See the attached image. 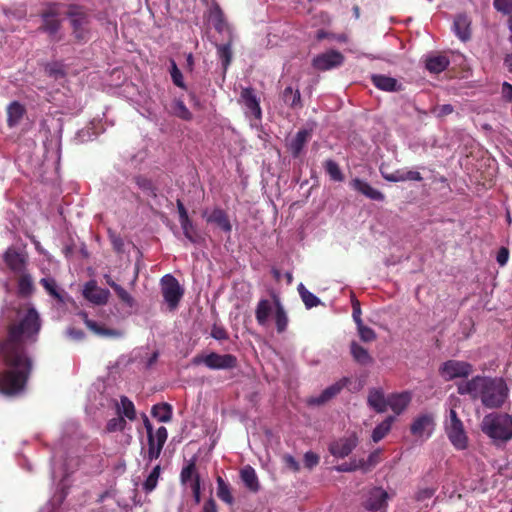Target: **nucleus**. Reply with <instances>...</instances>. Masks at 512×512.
<instances>
[{
  "label": "nucleus",
  "mask_w": 512,
  "mask_h": 512,
  "mask_svg": "<svg viewBox=\"0 0 512 512\" xmlns=\"http://www.w3.org/2000/svg\"><path fill=\"white\" fill-rule=\"evenodd\" d=\"M356 325H357V331H358L359 337L363 342H372V341L376 340L377 335L373 329H371L368 326H365L363 324V322H361L360 324H356Z\"/></svg>",
  "instance_id": "48"
},
{
  "label": "nucleus",
  "mask_w": 512,
  "mask_h": 512,
  "mask_svg": "<svg viewBox=\"0 0 512 512\" xmlns=\"http://www.w3.org/2000/svg\"><path fill=\"white\" fill-rule=\"evenodd\" d=\"M411 399V393L408 391L391 394L388 397V406L395 414L399 415L408 407Z\"/></svg>",
  "instance_id": "26"
},
{
  "label": "nucleus",
  "mask_w": 512,
  "mask_h": 512,
  "mask_svg": "<svg viewBox=\"0 0 512 512\" xmlns=\"http://www.w3.org/2000/svg\"><path fill=\"white\" fill-rule=\"evenodd\" d=\"M446 434L452 445L458 450H464L468 445V438L462 422L446 424Z\"/></svg>",
  "instance_id": "17"
},
{
  "label": "nucleus",
  "mask_w": 512,
  "mask_h": 512,
  "mask_svg": "<svg viewBox=\"0 0 512 512\" xmlns=\"http://www.w3.org/2000/svg\"><path fill=\"white\" fill-rule=\"evenodd\" d=\"M350 383L348 377H343L334 384L325 388L320 395L310 397L307 403L311 406H322L335 398Z\"/></svg>",
  "instance_id": "11"
},
{
  "label": "nucleus",
  "mask_w": 512,
  "mask_h": 512,
  "mask_svg": "<svg viewBox=\"0 0 512 512\" xmlns=\"http://www.w3.org/2000/svg\"><path fill=\"white\" fill-rule=\"evenodd\" d=\"M184 290H163V298L170 311H174L183 297Z\"/></svg>",
  "instance_id": "43"
},
{
  "label": "nucleus",
  "mask_w": 512,
  "mask_h": 512,
  "mask_svg": "<svg viewBox=\"0 0 512 512\" xmlns=\"http://www.w3.org/2000/svg\"><path fill=\"white\" fill-rule=\"evenodd\" d=\"M283 462L286 465L287 468L292 470L293 472H299L300 471V464L299 462L290 454H285L283 457Z\"/></svg>",
  "instance_id": "61"
},
{
  "label": "nucleus",
  "mask_w": 512,
  "mask_h": 512,
  "mask_svg": "<svg viewBox=\"0 0 512 512\" xmlns=\"http://www.w3.org/2000/svg\"><path fill=\"white\" fill-rule=\"evenodd\" d=\"M96 135L97 133L93 130L92 127H87L78 131L76 139L79 142L84 143L93 140Z\"/></svg>",
  "instance_id": "56"
},
{
  "label": "nucleus",
  "mask_w": 512,
  "mask_h": 512,
  "mask_svg": "<svg viewBox=\"0 0 512 512\" xmlns=\"http://www.w3.org/2000/svg\"><path fill=\"white\" fill-rule=\"evenodd\" d=\"M168 438V431L164 426H161L156 431V437H149L148 440V450L144 455V458L148 460V462H152L160 457L164 444Z\"/></svg>",
  "instance_id": "15"
},
{
  "label": "nucleus",
  "mask_w": 512,
  "mask_h": 512,
  "mask_svg": "<svg viewBox=\"0 0 512 512\" xmlns=\"http://www.w3.org/2000/svg\"><path fill=\"white\" fill-rule=\"evenodd\" d=\"M190 487L192 490L195 504H199L201 502V477L196 476V478L193 479L192 483H190Z\"/></svg>",
  "instance_id": "58"
},
{
  "label": "nucleus",
  "mask_w": 512,
  "mask_h": 512,
  "mask_svg": "<svg viewBox=\"0 0 512 512\" xmlns=\"http://www.w3.org/2000/svg\"><path fill=\"white\" fill-rule=\"evenodd\" d=\"M216 483H217L218 498L228 505H233L234 497L232 496L229 484L226 483L221 476H218L216 478Z\"/></svg>",
  "instance_id": "38"
},
{
  "label": "nucleus",
  "mask_w": 512,
  "mask_h": 512,
  "mask_svg": "<svg viewBox=\"0 0 512 512\" xmlns=\"http://www.w3.org/2000/svg\"><path fill=\"white\" fill-rule=\"evenodd\" d=\"M161 288H180V285L174 276L166 274L161 278Z\"/></svg>",
  "instance_id": "60"
},
{
  "label": "nucleus",
  "mask_w": 512,
  "mask_h": 512,
  "mask_svg": "<svg viewBox=\"0 0 512 512\" xmlns=\"http://www.w3.org/2000/svg\"><path fill=\"white\" fill-rule=\"evenodd\" d=\"M273 306H274V301L271 302L268 299H261L258 302L256 311H255V317H256L258 324H260V325L266 324V322L272 312Z\"/></svg>",
  "instance_id": "35"
},
{
  "label": "nucleus",
  "mask_w": 512,
  "mask_h": 512,
  "mask_svg": "<svg viewBox=\"0 0 512 512\" xmlns=\"http://www.w3.org/2000/svg\"><path fill=\"white\" fill-rule=\"evenodd\" d=\"M82 315H83V320H84L85 325L93 333H95L101 337H108V338H120L123 336V332L121 330L111 329V328H107L103 325H100L96 321L89 319L86 313H83Z\"/></svg>",
  "instance_id": "25"
},
{
  "label": "nucleus",
  "mask_w": 512,
  "mask_h": 512,
  "mask_svg": "<svg viewBox=\"0 0 512 512\" xmlns=\"http://www.w3.org/2000/svg\"><path fill=\"white\" fill-rule=\"evenodd\" d=\"M161 474L160 465H156L142 484L145 493H151L156 487Z\"/></svg>",
  "instance_id": "42"
},
{
  "label": "nucleus",
  "mask_w": 512,
  "mask_h": 512,
  "mask_svg": "<svg viewBox=\"0 0 512 512\" xmlns=\"http://www.w3.org/2000/svg\"><path fill=\"white\" fill-rule=\"evenodd\" d=\"M281 99L291 109H301L303 107L301 94L298 88L291 85L287 86L281 93Z\"/></svg>",
  "instance_id": "29"
},
{
  "label": "nucleus",
  "mask_w": 512,
  "mask_h": 512,
  "mask_svg": "<svg viewBox=\"0 0 512 512\" xmlns=\"http://www.w3.org/2000/svg\"><path fill=\"white\" fill-rule=\"evenodd\" d=\"M121 416L133 421L136 418V410L133 402L127 396L120 397V407L118 408Z\"/></svg>",
  "instance_id": "41"
},
{
  "label": "nucleus",
  "mask_w": 512,
  "mask_h": 512,
  "mask_svg": "<svg viewBox=\"0 0 512 512\" xmlns=\"http://www.w3.org/2000/svg\"><path fill=\"white\" fill-rule=\"evenodd\" d=\"M3 260L17 278L18 288H34V278L26 268V255L18 252L14 247H9L3 255Z\"/></svg>",
  "instance_id": "4"
},
{
  "label": "nucleus",
  "mask_w": 512,
  "mask_h": 512,
  "mask_svg": "<svg viewBox=\"0 0 512 512\" xmlns=\"http://www.w3.org/2000/svg\"><path fill=\"white\" fill-rule=\"evenodd\" d=\"M209 20L215 30L223 36V39L234 38L233 29L226 21L224 13L217 3L210 8Z\"/></svg>",
  "instance_id": "13"
},
{
  "label": "nucleus",
  "mask_w": 512,
  "mask_h": 512,
  "mask_svg": "<svg viewBox=\"0 0 512 512\" xmlns=\"http://www.w3.org/2000/svg\"><path fill=\"white\" fill-rule=\"evenodd\" d=\"M25 113L24 105L18 101L11 102L7 107V125L10 128L17 126Z\"/></svg>",
  "instance_id": "31"
},
{
  "label": "nucleus",
  "mask_w": 512,
  "mask_h": 512,
  "mask_svg": "<svg viewBox=\"0 0 512 512\" xmlns=\"http://www.w3.org/2000/svg\"><path fill=\"white\" fill-rule=\"evenodd\" d=\"M473 365L461 360H447L439 367V374L445 381L468 378L473 373Z\"/></svg>",
  "instance_id": "8"
},
{
  "label": "nucleus",
  "mask_w": 512,
  "mask_h": 512,
  "mask_svg": "<svg viewBox=\"0 0 512 512\" xmlns=\"http://www.w3.org/2000/svg\"><path fill=\"white\" fill-rule=\"evenodd\" d=\"M223 44H216L217 56L221 62L223 73L225 74L228 67L230 66L233 58L232 44L234 38L224 39Z\"/></svg>",
  "instance_id": "27"
},
{
  "label": "nucleus",
  "mask_w": 512,
  "mask_h": 512,
  "mask_svg": "<svg viewBox=\"0 0 512 512\" xmlns=\"http://www.w3.org/2000/svg\"><path fill=\"white\" fill-rule=\"evenodd\" d=\"M349 186L351 189L362 194L370 200L378 202H383L385 200V195L381 191L373 188L367 181L358 177L353 178L350 181Z\"/></svg>",
  "instance_id": "18"
},
{
  "label": "nucleus",
  "mask_w": 512,
  "mask_h": 512,
  "mask_svg": "<svg viewBox=\"0 0 512 512\" xmlns=\"http://www.w3.org/2000/svg\"><path fill=\"white\" fill-rule=\"evenodd\" d=\"M211 337H213L216 340H227L228 339V332L226 329L221 326L214 324L211 329Z\"/></svg>",
  "instance_id": "59"
},
{
  "label": "nucleus",
  "mask_w": 512,
  "mask_h": 512,
  "mask_svg": "<svg viewBox=\"0 0 512 512\" xmlns=\"http://www.w3.org/2000/svg\"><path fill=\"white\" fill-rule=\"evenodd\" d=\"M394 421V416H388L384 421L378 424L372 431L371 437L373 442L378 443L381 441L390 432Z\"/></svg>",
  "instance_id": "36"
},
{
  "label": "nucleus",
  "mask_w": 512,
  "mask_h": 512,
  "mask_svg": "<svg viewBox=\"0 0 512 512\" xmlns=\"http://www.w3.org/2000/svg\"><path fill=\"white\" fill-rule=\"evenodd\" d=\"M481 430L494 440L508 441L512 438V417L509 414H488L482 420Z\"/></svg>",
  "instance_id": "5"
},
{
  "label": "nucleus",
  "mask_w": 512,
  "mask_h": 512,
  "mask_svg": "<svg viewBox=\"0 0 512 512\" xmlns=\"http://www.w3.org/2000/svg\"><path fill=\"white\" fill-rule=\"evenodd\" d=\"M181 228L183 230L184 236L191 242V243H197L198 240L195 235V228L193 226L192 221L189 219L181 220L179 221Z\"/></svg>",
  "instance_id": "49"
},
{
  "label": "nucleus",
  "mask_w": 512,
  "mask_h": 512,
  "mask_svg": "<svg viewBox=\"0 0 512 512\" xmlns=\"http://www.w3.org/2000/svg\"><path fill=\"white\" fill-rule=\"evenodd\" d=\"M134 180L136 185L143 192L147 193L148 195L156 196V189L150 179L145 176L138 175L134 178Z\"/></svg>",
  "instance_id": "46"
},
{
  "label": "nucleus",
  "mask_w": 512,
  "mask_h": 512,
  "mask_svg": "<svg viewBox=\"0 0 512 512\" xmlns=\"http://www.w3.org/2000/svg\"><path fill=\"white\" fill-rule=\"evenodd\" d=\"M240 477L244 485L252 492H257L260 488L258 477L254 468L247 465L240 471Z\"/></svg>",
  "instance_id": "33"
},
{
  "label": "nucleus",
  "mask_w": 512,
  "mask_h": 512,
  "mask_svg": "<svg viewBox=\"0 0 512 512\" xmlns=\"http://www.w3.org/2000/svg\"><path fill=\"white\" fill-rule=\"evenodd\" d=\"M358 439L355 435L340 438L332 442L329 446V452L337 458L347 457L357 446Z\"/></svg>",
  "instance_id": "16"
},
{
  "label": "nucleus",
  "mask_w": 512,
  "mask_h": 512,
  "mask_svg": "<svg viewBox=\"0 0 512 512\" xmlns=\"http://www.w3.org/2000/svg\"><path fill=\"white\" fill-rule=\"evenodd\" d=\"M272 274L279 285L289 286L292 284L293 276L290 272L282 273L280 270L273 268Z\"/></svg>",
  "instance_id": "51"
},
{
  "label": "nucleus",
  "mask_w": 512,
  "mask_h": 512,
  "mask_svg": "<svg viewBox=\"0 0 512 512\" xmlns=\"http://www.w3.org/2000/svg\"><path fill=\"white\" fill-rule=\"evenodd\" d=\"M201 512H218L216 501L212 497L207 499L202 506Z\"/></svg>",
  "instance_id": "64"
},
{
  "label": "nucleus",
  "mask_w": 512,
  "mask_h": 512,
  "mask_svg": "<svg viewBox=\"0 0 512 512\" xmlns=\"http://www.w3.org/2000/svg\"><path fill=\"white\" fill-rule=\"evenodd\" d=\"M460 395H469L473 400H480L486 408H500L508 398L509 388L502 377L477 375L470 380L457 383Z\"/></svg>",
  "instance_id": "2"
},
{
  "label": "nucleus",
  "mask_w": 512,
  "mask_h": 512,
  "mask_svg": "<svg viewBox=\"0 0 512 512\" xmlns=\"http://www.w3.org/2000/svg\"><path fill=\"white\" fill-rule=\"evenodd\" d=\"M107 233L114 251L118 254L124 253L125 243L123 238L111 228L107 230Z\"/></svg>",
  "instance_id": "47"
},
{
  "label": "nucleus",
  "mask_w": 512,
  "mask_h": 512,
  "mask_svg": "<svg viewBox=\"0 0 512 512\" xmlns=\"http://www.w3.org/2000/svg\"><path fill=\"white\" fill-rule=\"evenodd\" d=\"M367 403L377 413H383L387 410L388 398H385L382 390L374 388L368 393Z\"/></svg>",
  "instance_id": "28"
},
{
  "label": "nucleus",
  "mask_w": 512,
  "mask_h": 512,
  "mask_svg": "<svg viewBox=\"0 0 512 512\" xmlns=\"http://www.w3.org/2000/svg\"><path fill=\"white\" fill-rule=\"evenodd\" d=\"M106 284L111 288H122L123 285H134L137 278V271L130 265L125 266L122 271L118 272V275H114L112 272L104 274Z\"/></svg>",
  "instance_id": "12"
},
{
  "label": "nucleus",
  "mask_w": 512,
  "mask_h": 512,
  "mask_svg": "<svg viewBox=\"0 0 512 512\" xmlns=\"http://www.w3.org/2000/svg\"><path fill=\"white\" fill-rule=\"evenodd\" d=\"M273 301H274V307H275V323H276V330L278 333H283L288 326V317L284 310V307L282 306L280 299L275 294L272 295Z\"/></svg>",
  "instance_id": "32"
},
{
  "label": "nucleus",
  "mask_w": 512,
  "mask_h": 512,
  "mask_svg": "<svg viewBox=\"0 0 512 512\" xmlns=\"http://www.w3.org/2000/svg\"><path fill=\"white\" fill-rule=\"evenodd\" d=\"M66 16L69 19L72 36L78 43H87L91 38L92 15L84 6L68 5Z\"/></svg>",
  "instance_id": "3"
},
{
  "label": "nucleus",
  "mask_w": 512,
  "mask_h": 512,
  "mask_svg": "<svg viewBox=\"0 0 512 512\" xmlns=\"http://www.w3.org/2000/svg\"><path fill=\"white\" fill-rule=\"evenodd\" d=\"M493 6L502 14H512V0H493Z\"/></svg>",
  "instance_id": "55"
},
{
  "label": "nucleus",
  "mask_w": 512,
  "mask_h": 512,
  "mask_svg": "<svg viewBox=\"0 0 512 512\" xmlns=\"http://www.w3.org/2000/svg\"><path fill=\"white\" fill-rule=\"evenodd\" d=\"M240 101L245 108L246 117L251 119V126L257 127L262 119V109L255 90L251 87L243 88L240 93Z\"/></svg>",
  "instance_id": "7"
},
{
  "label": "nucleus",
  "mask_w": 512,
  "mask_h": 512,
  "mask_svg": "<svg viewBox=\"0 0 512 512\" xmlns=\"http://www.w3.org/2000/svg\"><path fill=\"white\" fill-rule=\"evenodd\" d=\"M509 250L508 248L506 247H501L498 251H497V254H496V261L497 263L503 267L507 264L508 262V259H509Z\"/></svg>",
  "instance_id": "62"
},
{
  "label": "nucleus",
  "mask_w": 512,
  "mask_h": 512,
  "mask_svg": "<svg viewBox=\"0 0 512 512\" xmlns=\"http://www.w3.org/2000/svg\"><path fill=\"white\" fill-rule=\"evenodd\" d=\"M371 82L376 88L385 92H399L403 90L402 83L396 78L384 74H373Z\"/></svg>",
  "instance_id": "21"
},
{
  "label": "nucleus",
  "mask_w": 512,
  "mask_h": 512,
  "mask_svg": "<svg viewBox=\"0 0 512 512\" xmlns=\"http://www.w3.org/2000/svg\"><path fill=\"white\" fill-rule=\"evenodd\" d=\"M424 63L430 73L439 74L448 68L450 60L443 54H430L425 57Z\"/></svg>",
  "instance_id": "24"
},
{
  "label": "nucleus",
  "mask_w": 512,
  "mask_h": 512,
  "mask_svg": "<svg viewBox=\"0 0 512 512\" xmlns=\"http://www.w3.org/2000/svg\"><path fill=\"white\" fill-rule=\"evenodd\" d=\"M435 493V489L432 488H423L420 489L415 496L417 501H424L426 499H430Z\"/></svg>",
  "instance_id": "63"
},
{
  "label": "nucleus",
  "mask_w": 512,
  "mask_h": 512,
  "mask_svg": "<svg viewBox=\"0 0 512 512\" xmlns=\"http://www.w3.org/2000/svg\"><path fill=\"white\" fill-rule=\"evenodd\" d=\"M319 461L320 457L312 451H308L304 454V466L309 470L316 467L319 464Z\"/></svg>",
  "instance_id": "57"
},
{
  "label": "nucleus",
  "mask_w": 512,
  "mask_h": 512,
  "mask_svg": "<svg viewBox=\"0 0 512 512\" xmlns=\"http://www.w3.org/2000/svg\"><path fill=\"white\" fill-rule=\"evenodd\" d=\"M84 298L94 305H103L108 301L109 290H82Z\"/></svg>",
  "instance_id": "39"
},
{
  "label": "nucleus",
  "mask_w": 512,
  "mask_h": 512,
  "mask_svg": "<svg viewBox=\"0 0 512 512\" xmlns=\"http://www.w3.org/2000/svg\"><path fill=\"white\" fill-rule=\"evenodd\" d=\"M311 138V131L307 129H300L296 135L287 142L288 151L291 153L293 158L300 156L303 148Z\"/></svg>",
  "instance_id": "22"
},
{
  "label": "nucleus",
  "mask_w": 512,
  "mask_h": 512,
  "mask_svg": "<svg viewBox=\"0 0 512 512\" xmlns=\"http://www.w3.org/2000/svg\"><path fill=\"white\" fill-rule=\"evenodd\" d=\"M323 168L330 177V180L334 182H342L344 180V174L336 161L327 159L323 163Z\"/></svg>",
  "instance_id": "40"
},
{
  "label": "nucleus",
  "mask_w": 512,
  "mask_h": 512,
  "mask_svg": "<svg viewBox=\"0 0 512 512\" xmlns=\"http://www.w3.org/2000/svg\"><path fill=\"white\" fill-rule=\"evenodd\" d=\"M301 294V298L305 304V306L310 309L312 307L317 306L320 303V300L312 294L309 290H299Z\"/></svg>",
  "instance_id": "54"
},
{
  "label": "nucleus",
  "mask_w": 512,
  "mask_h": 512,
  "mask_svg": "<svg viewBox=\"0 0 512 512\" xmlns=\"http://www.w3.org/2000/svg\"><path fill=\"white\" fill-rule=\"evenodd\" d=\"M61 6L60 3H49L40 13L41 25L38 31L47 34L49 39L54 42L62 40Z\"/></svg>",
  "instance_id": "6"
},
{
  "label": "nucleus",
  "mask_w": 512,
  "mask_h": 512,
  "mask_svg": "<svg viewBox=\"0 0 512 512\" xmlns=\"http://www.w3.org/2000/svg\"><path fill=\"white\" fill-rule=\"evenodd\" d=\"M205 365L212 370L234 369L238 365L237 357L232 354L211 352L206 355Z\"/></svg>",
  "instance_id": "14"
},
{
  "label": "nucleus",
  "mask_w": 512,
  "mask_h": 512,
  "mask_svg": "<svg viewBox=\"0 0 512 512\" xmlns=\"http://www.w3.org/2000/svg\"><path fill=\"white\" fill-rule=\"evenodd\" d=\"M388 493L381 487L373 488L364 503L366 510L371 512L382 511L387 508Z\"/></svg>",
  "instance_id": "19"
},
{
  "label": "nucleus",
  "mask_w": 512,
  "mask_h": 512,
  "mask_svg": "<svg viewBox=\"0 0 512 512\" xmlns=\"http://www.w3.org/2000/svg\"><path fill=\"white\" fill-rule=\"evenodd\" d=\"M203 217L206 219L208 223L215 224L218 226L223 232L230 234L232 231V225L228 218L227 213L221 208H215L211 213L208 214V211L205 210L203 212Z\"/></svg>",
  "instance_id": "20"
},
{
  "label": "nucleus",
  "mask_w": 512,
  "mask_h": 512,
  "mask_svg": "<svg viewBox=\"0 0 512 512\" xmlns=\"http://www.w3.org/2000/svg\"><path fill=\"white\" fill-rule=\"evenodd\" d=\"M170 75L172 82L175 86L186 89V84L184 82L183 74L178 68L176 62L174 60L170 61Z\"/></svg>",
  "instance_id": "45"
},
{
  "label": "nucleus",
  "mask_w": 512,
  "mask_h": 512,
  "mask_svg": "<svg viewBox=\"0 0 512 512\" xmlns=\"http://www.w3.org/2000/svg\"><path fill=\"white\" fill-rule=\"evenodd\" d=\"M197 458L193 456L190 460L186 461V464L182 467L180 472V482L186 485L188 482L192 483L196 476H200L196 467Z\"/></svg>",
  "instance_id": "34"
},
{
  "label": "nucleus",
  "mask_w": 512,
  "mask_h": 512,
  "mask_svg": "<svg viewBox=\"0 0 512 512\" xmlns=\"http://www.w3.org/2000/svg\"><path fill=\"white\" fill-rule=\"evenodd\" d=\"M435 428V419L432 413L418 415L410 425V432L417 438H429Z\"/></svg>",
  "instance_id": "10"
},
{
  "label": "nucleus",
  "mask_w": 512,
  "mask_h": 512,
  "mask_svg": "<svg viewBox=\"0 0 512 512\" xmlns=\"http://www.w3.org/2000/svg\"><path fill=\"white\" fill-rule=\"evenodd\" d=\"M344 62V56L337 50H328L313 58L312 66L319 71H327L340 67Z\"/></svg>",
  "instance_id": "9"
},
{
  "label": "nucleus",
  "mask_w": 512,
  "mask_h": 512,
  "mask_svg": "<svg viewBox=\"0 0 512 512\" xmlns=\"http://www.w3.org/2000/svg\"><path fill=\"white\" fill-rule=\"evenodd\" d=\"M350 353L355 362L362 366L371 365L374 360L368 350L358 344L356 341H352L350 344Z\"/></svg>",
  "instance_id": "30"
},
{
  "label": "nucleus",
  "mask_w": 512,
  "mask_h": 512,
  "mask_svg": "<svg viewBox=\"0 0 512 512\" xmlns=\"http://www.w3.org/2000/svg\"><path fill=\"white\" fill-rule=\"evenodd\" d=\"M452 29L462 42L471 39V19L466 14H458L455 16Z\"/></svg>",
  "instance_id": "23"
},
{
  "label": "nucleus",
  "mask_w": 512,
  "mask_h": 512,
  "mask_svg": "<svg viewBox=\"0 0 512 512\" xmlns=\"http://www.w3.org/2000/svg\"><path fill=\"white\" fill-rule=\"evenodd\" d=\"M45 71L49 76L54 77L55 79L63 78L65 76L63 65L57 62L46 65Z\"/></svg>",
  "instance_id": "52"
},
{
  "label": "nucleus",
  "mask_w": 512,
  "mask_h": 512,
  "mask_svg": "<svg viewBox=\"0 0 512 512\" xmlns=\"http://www.w3.org/2000/svg\"><path fill=\"white\" fill-rule=\"evenodd\" d=\"M172 113L176 117L185 121H190L193 117L192 113L189 111V109L181 99H175L173 101Z\"/></svg>",
  "instance_id": "44"
},
{
  "label": "nucleus",
  "mask_w": 512,
  "mask_h": 512,
  "mask_svg": "<svg viewBox=\"0 0 512 512\" xmlns=\"http://www.w3.org/2000/svg\"><path fill=\"white\" fill-rule=\"evenodd\" d=\"M126 420L123 416L112 418L107 422L106 430L108 432L123 431L126 427Z\"/></svg>",
  "instance_id": "50"
},
{
  "label": "nucleus",
  "mask_w": 512,
  "mask_h": 512,
  "mask_svg": "<svg viewBox=\"0 0 512 512\" xmlns=\"http://www.w3.org/2000/svg\"><path fill=\"white\" fill-rule=\"evenodd\" d=\"M151 414L160 422H169L172 419V406L168 403H159L152 407Z\"/></svg>",
  "instance_id": "37"
},
{
  "label": "nucleus",
  "mask_w": 512,
  "mask_h": 512,
  "mask_svg": "<svg viewBox=\"0 0 512 512\" xmlns=\"http://www.w3.org/2000/svg\"><path fill=\"white\" fill-rule=\"evenodd\" d=\"M351 303H352V317L356 324H360L362 321L361 318V304L360 301L356 298L355 294L353 293V290H351Z\"/></svg>",
  "instance_id": "53"
},
{
  "label": "nucleus",
  "mask_w": 512,
  "mask_h": 512,
  "mask_svg": "<svg viewBox=\"0 0 512 512\" xmlns=\"http://www.w3.org/2000/svg\"><path fill=\"white\" fill-rule=\"evenodd\" d=\"M41 327L39 314L30 307L18 321L7 327V336L0 343L4 368L0 371V393L16 396L26 387L32 371V360L25 349V340L36 335Z\"/></svg>",
  "instance_id": "1"
}]
</instances>
